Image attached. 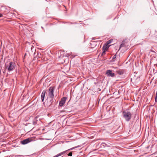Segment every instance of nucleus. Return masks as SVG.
Returning a JSON list of instances; mask_svg holds the SVG:
<instances>
[{
    "mask_svg": "<svg viewBox=\"0 0 157 157\" xmlns=\"http://www.w3.org/2000/svg\"><path fill=\"white\" fill-rule=\"evenodd\" d=\"M106 51H103L102 53L101 56H103L105 54V52Z\"/></svg>",
    "mask_w": 157,
    "mask_h": 157,
    "instance_id": "obj_14",
    "label": "nucleus"
},
{
    "mask_svg": "<svg viewBox=\"0 0 157 157\" xmlns=\"http://www.w3.org/2000/svg\"><path fill=\"white\" fill-rule=\"evenodd\" d=\"M109 46V45H108L105 44V45H104L102 48L103 50L106 51L108 50Z\"/></svg>",
    "mask_w": 157,
    "mask_h": 157,
    "instance_id": "obj_11",
    "label": "nucleus"
},
{
    "mask_svg": "<svg viewBox=\"0 0 157 157\" xmlns=\"http://www.w3.org/2000/svg\"><path fill=\"white\" fill-rule=\"evenodd\" d=\"M37 123H36V121H35L34 120L33 121V124L34 125H35Z\"/></svg>",
    "mask_w": 157,
    "mask_h": 157,
    "instance_id": "obj_16",
    "label": "nucleus"
},
{
    "mask_svg": "<svg viewBox=\"0 0 157 157\" xmlns=\"http://www.w3.org/2000/svg\"><path fill=\"white\" fill-rule=\"evenodd\" d=\"M116 58V55L115 54V55H114L113 58H112V60H113V61L114 62L115 61V60H114Z\"/></svg>",
    "mask_w": 157,
    "mask_h": 157,
    "instance_id": "obj_13",
    "label": "nucleus"
},
{
    "mask_svg": "<svg viewBox=\"0 0 157 157\" xmlns=\"http://www.w3.org/2000/svg\"><path fill=\"white\" fill-rule=\"evenodd\" d=\"M53 99L54 97L52 98H49L48 97V100H49V101L48 103V104L47 105V106H51L52 103L53 101Z\"/></svg>",
    "mask_w": 157,
    "mask_h": 157,
    "instance_id": "obj_8",
    "label": "nucleus"
},
{
    "mask_svg": "<svg viewBox=\"0 0 157 157\" xmlns=\"http://www.w3.org/2000/svg\"><path fill=\"white\" fill-rule=\"evenodd\" d=\"M122 114L125 120L127 121H129L131 118L132 115L131 113L130 112L124 111Z\"/></svg>",
    "mask_w": 157,
    "mask_h": 157,
    "instance_id": "obj_2",
    "label": "nucleus"
},
{
    "mask_svg": "<svg viewBox=\"0 0 157 157\" xmlns=\"http://www.w3.org/2000/svg\"><path fill=\"white\" fill-rule=\"evenodd\" d=\"M67 98L65 97L63 98L59 103V106H62L65 104V101L66 100Z\"/></svg>",
    "mask_w": 157,
    "mask_h": 157,
    "instance_id": "obj_6",
    "label": "nucleus"
},
{
    "mask_svg": "<svg viewBox=\"0 0 157 157\" xmlns=\"http://www.w3.org/2000/svg\"><path fill=\"white\" fill-rule=\"evenodd\" d=\"M55 88L53 87H50L48 90V96L49 98L54 97V92Z\"/></svg>",
    "mask_w": 157,
    "mask_h": 157,
    "instance_id": "obj_3",
    "label": "nucleus"
},
{
    "mask_svg": "<svg viewBox=\"0 0 157 157\" xmlns=\"http://www.w3.org/2000/svg\"><path fill=\"white\" fill-rule=\"evenodd\" d=\"M72 152H71L69 153L67 155L69 156H72Z\"/></svg>",
    "mask_w": 157,
    "mask_h": 157,
    "instance_id": "obj_15",
    "label": "nucleus"
},
{
    "mask_svg": "<svg viewBox=\"0 0 157 157\" xmlns=\"http://www.w3.org/2000/svg\"><path fill=\"white\" fill-rule=\"evenodd\" d=\"M16 67L15 63L12 61L10 62L8 64L6 65V68L7 69V71L8 72L13 70Z\"/></svg>",
    "mask_w": 157,
    "mask_h": 157,
    "instance_id": "obj_1",
    "label": "nucleus"
},
{
    "mask_svg": "<svg viewBox=\"0 0 157 157\" xmlns=\"http://www.w3.org/2000/svg\"><path fill=\"white\" fill-rule=\"evenodd\" d=\"M122 44H121L120 45V48H119V50H120V49L121 48V47H122Z\"/></svg>",
    "mask_w": 157,
    "mask_h": 157,
    "instance_id": "obj_18",
    "label": "nucleus"
},
{
    "mask_svg": "<svg viewBox=\"0 0 157 157\" xmlns=\"http://www.w3.org/2000/svg\"><path fill=\"white\" fill-rule=\"evenodd\" d=\"M155 97L157 98V91L156 92V93Z\"/></svg>",
    "mask_w": 157,
    "mask_h": 157,
    "instance_id": "obj_20",
    "label": "nucleus"
},
{
    "mask_svg": "<svg viewBox=\"0 0 157 157\" xmlns=\"http://www.w3.org/2000/svg\"><path fill=\"white\" fill-rule=\"evenodd\" d=\"M155 102L157 101V98L155 97Z\"/></svg>",
    "mask_w": 157,
    "mask_h": 157,
    "instance_id": "obj_19",
    "label": "nucleus"
},
{
    "mask_svg": "<svg viewBox=\"0 0 157 157\" xmlns=\"http://www.w3.org/2000/svg\"><path fill=\"white\" fill-rule=\"evenodd\" d=\"M106 74L108 76L114 77L115 76V74L112 72L111 70H107L106 72Z\"/></svg>",
    "mask_w": 157,
    "mask_h": 157,
    "instance_id": "obj_4",
    "label": "nucleus"
},
{
    "mask_svg": "<svg viewBox=\"0 0 157 157\" xmlns=\"http://www.w3.org/2000/svg\"><path fill=\"white\" fill-rule=\"evenodd\" d=\"M0 17H2V15L1 14H0Z\"/></svg>",
    "mask_w": 157,
    "mask_h": 157,
    "instance_id": "obj_21",
    "label": "nucleus"
},
{
    "mask_svg": "<svg viewBox=\"0 0 157 157\" xmlns=\"http://www.w3.org/2000/svg\"><path fill=\"white\" fill-rule=\"evenodd\" d=\"M124 71L123 70H119L117 71V72L119 75H122L124 73Z\"/></svg>",
    "mask_w": 157,
    "mask_h": 157,
    "instance_id": "obj_10",
    "label": "nucleus"
},
{
    "mask_svg": "<svg viewBox=\"0 0 157 157\" xmlns=\"http://www.w3.org/2000/svg\"><path fill=\"white\" fill-rule=\"evenodd\" d=\"M21 156V155H16L13 156V157H18Z\"/></svg>",
    "mask_w": 157,
    "mask_h": 157,
    "instance_id": "obj_17",
    "label": "nucleus"
},
{
    "mask_svg": "<svg viewBox=\"0 0 157 157\" xmlns=\"http://www.w3.org/2000/svg\"><path fill=\"white\" fill-rule=\"evenodd\" d=\"M46 93V92L45 90H44L42 93V94H41V101H42V102H43L44 100V97L45 96Z\"/></svg>",
    "mask_w": 157,
    "mask_h": 157,
    "instance_id": "obj_9",
    "label": "nucleus"
},
{
    "mask_svg": "<svg viewBox=\"0 0 157 157\" xmlns=\"http://www.w3.org/2000/svg\"><path fill=\"white\" fill-rule=\"evenodd\" d=\"M77 147H73L71 148L70 149H69L68 150H66V151H65L63 152H61L60 153L57 155H55V156H54L53 157H58L59 156H61L62 155H63L64 154H65L67 151H69L70 150H73L74 149L76 148Z\"/></svg>",
    "mask_w": 157,
    "mask_h": 157,
    "instance_id": "obj_5",
    "label": "nucleus"
},
{
    "mask_svg": "<svg viewBox=\"0 0 157 157\" xmlns=\"http://www.w3.org/2000/svg\"><path fill=\"white\" fill-rule=\"evenodd\" d=\"M112 40H109L108 41L106 44H106V45H108L110 44V43H111V42H112Z\"/></svg>",
    "mask_w": 157,
    "mask_h": 157,
    "instance_id": "obj_12",
    "label": "nucleus"
},
{
    "mask_svg": "<svg viewBox=\"0 0 157 157\" xmlns=\"http://www.w3.org/2000/svg\"><path fill=\"white\" fill-rule=\"evenodd\" d=\"M31 141V139L29 138L21 141V143L22 144H25L30 142Z\"/></svg>",
    "mask_w": 157,
    "mask_h": 157,
    "instance_id": "obj_7",
    "label": "nucleus"
}]
</instances>
